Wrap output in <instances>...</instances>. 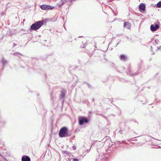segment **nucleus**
I'll return each mask as SVG.
<instances>
[{
    "label": "nucleus",
    "mask_w": 161,
    "mask_h": 161,
    "mask_svg": "<svg viewBox=\"0 0 161 161\" xmlns=\"http://www.w3.org/2000/svg\"><path fill=\"white\" fill-rule=\"evenodd\" d=\"M22 161H31V159L30 157L26 155H24L22 157Z\"/></svg>",
    "instance_id": "0eeeda50"
},
{
    "label": "nucleus",
    "mask_w": 161,
    "mask_h": 161,
    "mask_svg": "<svg viewBox=\"0 0 161 161\" xmlns=\"http://www.w3.org/2000/svg\"><path fill=\"white\" fill-rule=\"evenodd\" d=\"M73 161H79L76 158H74L73 160Z\"/></svg>",
    "instance_id": "ddd939ff"
},
{
    "label": "nucleus",
    "mask_w": 161,
    "mask_h": 161,
    "mask_svg": "<svg viewBox=\"0 0 161 161\" xmlns=\"http://www.w3.org/2000/svg\"><path fill=\"white\" fill-rule=\"evenodd\" d=\"M157 7L158 8L161 7V1L159 2L157 4Z\"/></svg>",
    "instance_id": "f8f14e48"
},
{
    "label": "nucleus",
    "mask_w": 161,
    "mask_h": 161,
    "mask_svg": "<svg viewBox=\"0 0 161 161\" xmlns=\"http://www.w3.org/2000/svg\"><path fill=\"white\" fill-rule=\"evenodd\" d=\"M65 95V91L64 89H63L61 91V96L63 97H64Z\"/></svg>",
    "instance_id": "9b49d317"
},
{
    "label": "nucleus",
    "mask_w": 161,
    "mask_h": 161,
    "mask_svg": "<svg viewBox=\"0 0 161 161\" xmlns=\"http://www.w3.org/2000/svg\"><path fill=\"white\" fill-rule=\"evenodd\" d=\"M68 130L67 127H62L59 132V136L61 137H66L69 136L68 133Z\"/></svg>",
    "instance_id": "f03ea898"
},
{
    "label": "nucleus",
    "mask_w": 161,
    "mask_h": 161,
    "mask_svg": "<svg viewBox=\"0 0 161 161\" xmlns=\"http://www.w3.org/2000/svg\"><path fill=\"white\" fill-rule=\"evenodd\" d=\"M40 7L42 10H52L54 8V7L53 6L45 4L41 5Z\"/></svg>",
    "instance_id": "20e7f679"
},
{
    "label": "nucleus",
    "mask_w": 161,
    "mask_h": 161,
    "mask_svg": "<svg viewBox=\"0 0 161 161\" xmlns=\"http://www.w3.org/2000/svg\"><path fill=\"white\" fill-rule=\"evenodd\" d=\"M78 123L80 125L84 124H87L89 122L88 119L85 116H79L78 118Z\"/></svg>",
    "instance_id": "7ed1b4c3"
},
{
    "label": "nucleus",
    "mask_w": 161,
    "mask_h": 161,
    "mask_svg": "<svg viewBox=\"0 0 161 161\" xmlns=\"http://www.w3.org/2000/svg\"><path fill=\"white\" fill-rule=\"evenodd\" d=\"M124 27L127 29H129L131 27V24L128 22H125L124 23Z\"/></svg>",
    "instance_id": "423d86ee"
},
{
    "label": "nucleus",
    "mask_w": 161,
    "mask_h": 161,
    "mask_svg": "<svg viewBox=\"0 0 161 161\" xmlns=\"http://www.w3.org/2000/svg\"><path fill=\"white\" fill-rule=\"evenodd\" d=\"M67 2V1L66 0H61L58 3L59 6H62Z\"/></svg>",
    "instance_id": "9d476101"
},
{
    "label": "nucleus",
    "mask_w": 161,
    "mask_h": 161,
    "mask_svg": "<svg viewBox=\"0 0 161 161\" xmlns=\"http://www.w3.org/2000/svg\"><path fill=\"white\" fill-rule=\"evenodd\" d=\"M159 26L157 24L154 25H151L150 26V29L152 31H156L159 28Z\"/></svg>",
    "instance_id": "39448f33"
},
{
    "label": "nucleus",
    "mask_w": 161,
    "mask_h": 161,
    "mask_svg": "<svg viewBox=\"0 0 161 161\" xmlns=\"http://www.w3.org/2000/svg\"><path fill=\"white\" fill-rule=\"evenodd\" d=\"M119 57L120 60H121L125 61L127 59L126 56L124 54H121L120 55Z\"/></svg>",
    "instance_id": "1a4fd4ad"
},
{
    "label": "nucleus",
    "mask_w": 161,
    "mask_h": 161,
    "mask_svg": "<svg viewBox=\"0 0 161 161\" xmlns=\"http://www.w3.org/2000/svg\"><path fill=\"white\" fill-rule=\"evenodd\" d=\"M43 24L44 21L43 20L37 22L31 25L30 30L36 31L39 29Z\"/></svg>",
    "instance_id": "f257e3e1"
},
{
    "label": "nucleus",
    "mask_w": 161,
    "mask_h": 161,
    "mask_svg": "<svg viewBox=\"0 0 161 161\" xmlns=\"http://www.w3.org/2000/svg\"><path fill=\"white\" fill-rule=\"evenodd\" d=\"M139 9L142 10H144L145 9L146 6L145 4L141 3L139 6Z\"/></svg>",
    "instance_id": "6e6552de"
}]
</instances>
